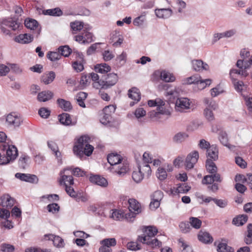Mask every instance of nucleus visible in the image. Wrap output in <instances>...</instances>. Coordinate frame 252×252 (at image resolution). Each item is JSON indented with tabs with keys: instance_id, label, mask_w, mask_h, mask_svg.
I'll return each instance as SVG.
<instances>
[{
	"instance_id": "obj_25",
	"label": "nucleus",
	"mask_w": 252,
	"mask_h": 252,
	"mask_svg": "<svg viewBox=\"0 0 252 252\" xmlns=\"http://www.w3.org/2000/svg\"><path fill=\"white\" fill-rule=\"evenodd\" d=\"M94 70L96 72L107 74L106 73L110 71L111 67L105 63L97 64L94 66Z\"/></svg>"
},
{
	"instance_id": "obj_30",
	"label": "nucleus",
	"mask_w": 252,
	"mask_h": 252,
	"mask_svg": "<svg viewBox=\"0 0 252 252\" xmlns=\"http://www.w3.org/2000/svg\"><path fill=\"white\" fill-rule=\"evenodd\" d=\"M138 171H134L132 174L133 180L137 183H140L144 178V173L142 171V166L138 164Z\"/></svg>"
},
{
	"instance_id": "obj_62",
	"label": "nucleus",
	"mask_w": 252,
	"mask_h": 252,
	"mask_svg": "<svg viewBox=\"0 0 252 252\" xmlns=\"http://www.w3.org/2000/svg\"><path fill=\"white\" fill-rule=\"evenodd\" d=\"M14 250V246L9 244L3 243L0 245V251L2 252H12Z\"/></svg>"
},
{
	"instance_id": "obj_45",
	"label": "nucleus",
	"mask_w": 252,
	"mask_h": 252,
	"mask_svg": "<svg viewBox=\"0 0 252 252\" xmlns=\"http://www.w3.org/2000/svg\"><path fill=\"white\" fill-rule=\"evenodd\" d=\"M189 222L190 225L195 229L200 228L202 224L201 220L197 218L193 217L189 218Z\"/></svg>"
},
{
	"instance_id": "obj_42",
	"label": "nucleus",
	"mask_w": 252,
	"mask_h": 252,
	"mask_svg": "<svg viewBox=\"0 0 252 252\" xmlns=\"http://www.w3.org/2000/svg\"><path fill=\"white\" fill-rule=\"evenodd\" d=\"M38 25L37 21L34 19L28 18L25 21V26L28 29L34 30L38 27Z\"/></svg>"
},
{
	"instance_id": "obj_64",
	"label": "nucleus",
	"mask_w": 252,
	"mask_h": 252,
	"mask_svg": "<svg viewBox=\"0 0 252 252\" xmlns=\"http://www.w3.org/2000/svg\"><path fill=\"white\" fill-rule=\"evenodd\" d=\"M137 213L133 212L132 211H129L128 209V212H124V218L127 221L132 222L134 220V218L137 215Z\"/></svg>"
},
{
	"instance_id": "obj_14",
	"label": "nucleus",
	"mask_w": 252,
	"mask_h": 252,
	"mask_svg": "<svg viewBox=\"0 0 252 252\" xmlns=\"http://www.w3.org/2000/svg\"><path fill=\"white\" fill-rule=\"evenodd\" d=\"M0 204L2 207H5L8 209H10L14 204L15 200L9 194H4L0 197Z\"/></svg>"
},
{
	"instance_id": "obj_28",
	"label": "nucleus",
	"mask_w": 252,
	"mask_h": 252,
	"mask_svg": "<svg viewBox=\"0 0 252 252\" xmlns=\"http://www.w3.org/2000/svg\"><path fill=\"white\" fill-rule=\"evenodd\" d=\"M128 96L137 102L141 99V94L139 89L136 87H132L128 91Z\"/></svg>"
},
{
	"instance_id": "obj_51",
	"label": "nucleus",
	"mask_w": 252,
	"mask_h": 252,
	"mask_svg": "<svg viewBox=\"0 0 252 252\" xmlns=\"http://www.w3.org/2000/svg\"><path fill=\"white\" fill-rule=\"evenodd\" d=\"M47 57L51 61L55 62L59 60L61 58V55L58 52L49 51L47 53Z\"/></svg>"
},
{
	"instance_id": "obj_36",
	"label": "nucleus",
	"mask_w": 252,
	"mask_h": 252,
	"mask_svg": "<svg viewBox=\"0 0 252 252\" xmlns=\"http://www.w3.org/2000/svg\"><path fill=\"white\" fill-rule=\"evenodd\" d=\"M30 157L26 155L23 154L20 157L18 160V166L21 169H26L28 166V161L30 160Z\"/></svg>"
},
{
	"instance_id": "obj_54",
	"label": "nucleus",
	"mask_w": 252,
	"mask_h": 252,
	"mask_svg": "<svg viewBox=\"0 0 252 252\" xmlns=\"http://www.w3.org/2000/svg\"><path fill=\"white\" fill-rule=\"evenodd\" d=\"M86 63L84 61H76L72 63V67L77 72H81L84 69L83 64Z\"/></svg>"
},
{
	"instance_id": "obj_53",
	"label": "nucleus",
	"mask_w": 252,
	"mask_h": 252,
	"mask_svg": "<svg viewBox=\"0 0 252 252\" xmlns=\"http://www.w3.org/2000/svg\"><path fill=\"white\" fill-rule=\"evenodd\" d=\"M66 182H68L70 185H73L74 184L73 177L71 175H63L60 180V183L61 185L63 184L64 186V183Z\"/></svg>"
},
{
	"instance_id": "obj_52",
	"label": "nucleus",
	"mask_w": 252,
	"mask_h": 252,
	"mask_svg": "<svg viewBox=\"0 0 252 252\" xmlns=\"http://www.w3.org/2000/svg\"><path fill=\"white\" fill-rule=\"evenodd\" d=\"M126 54L125 52L117 57L116 62H117V66L121 67L126 62Z\"/></svg>"
},
{
	"instance_id": "obj_39",
	"label": "nucleus",
	"mask_w": 252,
	"mask_h": 252,
	"mask_svg": "<svg viewBox=\"0 0 252 252\" xmlns=\"http://www.w3.org/2000/svg\"><path fill=\"white\" fill-rule=\"evenodd\" d=\"M94 147L90 144H86L85 146H84V149L82 150V154H80L79 155H76L79 158H82L84 155L87 157L90 156L94 151Z\"/></svg>"
},
{
	"instance_id": "obj_34",
	"label": "nucleus",
	"mask_w": 252,
	"mask_h": 252,
	"mask_svg": "<svg viewBox=\"0 0 252 252\" xmlns=\"http://www.w3.org/2000/svg\"><path fill=\"white\" fill-rule=\"evenodd\" d=\"M56 74L55 72L51 71L48 73L43 75L41 77V81L46 85L52 83L55 79Z\"/></svg>"
},
{
	"instance_id": "obj_21",
	"label": "nucleus",
	"mask_w": 252,
	"mask_h": 252,
	"mask_svg": "<svg viewBox=\"0 0 252 252\" xmlns=\"http://www.w3.org/2000/svg\"><path fill=\"white\" fill-rule=\"evenodd\" d=\"M144 229V234L138 237H154L158 232L157 228L154 226H145Z\"/></svg>"
},
{
	"instance_id": "obj_41",
	"label": "nucleus",
	"mask_w": 252,
	"mask_h": 252,
	"mask_svg": "<svg viewBox=\"0 0 252 252\" xmlns=\"http://www.w3.org/2000/svg\"><path fill=\"white\" fill-rule=\"evenodd\" d=\"M188 136V134L186 132H180L174 135L173 140L176 143H180L184 141Z\"/></svg>"
},
{
	"instance_id": "obj_18",
	"label": "nucleus",
	"mask_w": 252,
	"mask_h": 252,
	"mask_svg": "<svg viewBox=\"0 0 252 252\" xmlns=\"http://www.w3.org/2000/svg\"><path fill=\"white\" fill-rule=\"evenodd\" d=\"M156 15L159 18L167 19L172 14V10L170 8L156 9Z\"/></svg>"
},
{
	"instance_id": "obj_15",
	"label": "nucleus",
	"mask_w": 252,
	"mask_h": 252,
	"mask_svg": "<svg viewBox=\"0 0 252 252\" xmlns=\"http://www.w3.org/2000/svg\"><path fill=\"white\" fill-rule=\"evenodd\" d=\"M191 63L193 69L196 71L207 70L209 69V65L201 60H192Z\"/></svg>"
},
{
	"instance_id": "obj_35",
	"label": "nucleus",
	"mask_w": 252,
	"mask_h": 252,
	"mask_svg": "<svg viewBox=\"0 0 252 252\" xmlns=\"http://www.w3.org/2000/svg\"><path fill=\"white\" fill-rule=\"evenodd\" d=\"M206 168L207 171L212 174L217 172L218 168L213 160L211 159H207L206 161Z\"/></svg>"
},
{
	"instance_id": "obj_44",
	"label": "nucleus",
	"mask_w": 252,
	"mask_h": 252,
	"mask_svg": "<svg viewBox=\"0 0 252 252\" xmlns=\"http://www.w3.org/2000/svg\"><path fill=\"white\" fill-rule=\"evenodd\" d=\"M244 63L243 60H238L236 63V65L239 69H242V71H241V76L246 77L249 75V73L247 71L248 68H245V64Z\"/></svg>"
},
{
	"instance_id": "obj_23",
	"label": "nucleus",
	"mask_w": 252,
	"mask_h": 252,
	"mask_svg": "<svg viewBox=\"0 0 252 252\" xmlns=\"http://www.w3.org/2000/svg\"><path fill=\"white\" fill-rule=\"evenodd\" d=\"M57 103L59 107L64 111H70L72 109V106L69 101L63 98H58Z\"/></svg>"
},
{
	"instance_id": "obj_56",
	"label": "nucleus",
	"mask_w": 252,
	"mask_h": 252,
	"mask_svg": "<svg viewBox=\"0 0 252 252\" xmlns=\"http://www.w3.org/2000/svg\"><path fill=\"white\" fill-rule=\"evenodd\" d=\"M70 26L71 29L74 31H81L84 28V23L83 22L75 21L71 22Z\"/></svg>"
},
{
	"instance_id": "obj_47",
	"label": "nucleus",
	"mask_w": 252,
	"mask_h": 252,
	"mask_svg": "<svg viewBox=\"0 0 252 252\" xmlns=\"http://www.w3.org/2000/svg\"><path fill=\"white\" fill-rule=\"evenodd\" d=\"M180 231L183 233H189L191 228L189 221H182L179 225Z\"/></svg>"
},
{
	"instance_id": "obj_61",
	"label": "nucleus",
	"mask_w": 252,
	"mask_h": 252,
	"mask_svg": "<svg viewBox=\"0 0 252 252\" xmlns=\"http://www.w3.org/2000/svg\"><path fill=\"white\" fill-rule=\"evenodd\" d=\"M111 217L115 220H120L124 218V212L120 210H115L112 213Z\"/></svg>"
},
{
	"instance_id": "obj_24",
	"label": "nucleus",
	"mask_w": 252,
	"mask_h": 252,
	"mask_svg": "<svg viewBox=\"0 0 252 252\" xmlns=\"http://www.w3.org/2000/svg\"><path fill=\"white\" fill-rule=\"evenodd\" d=\"M248 220L247 215H239L233 219L232 223L237 226L243 225Z\"/></svg>"
},
{
	"instance_id": "obj_43",
	"label": "nucleus",
	"mask_w": 252,
	"mask_h": 252,
	"mask_svg": "<svg viewBox=\"0 0 252 252\" xmlns=\"http://www.w3.org/2000/svg\"><path fill=\"white\" fill-rule=\"evenodd\" d=\"M112 117L109 114L103 113V116L100 119V122L103 125L111 126L112 125Z\"/></svg>"
},
{
	"instance_id": "obj_40",
	"label": "nucleus",
	"mask_w": 252,
	"mask_h": 252,
	"mask_svg": "<svg viewBox=\"0 0 252 252\" xmlns=\"http://www.w3.org/2000/svg\"><path fill=\"white\" fill-rule=\"evenodd\" d=\"M190 189V187L186 185V183H181L178 184L177 188H174L176 193H187Z\"/></svg>"
},
{
	"instance_id": "obj_59",
	"label": "nucleus",
	"mask_w": 252,
	"mask_h": 252,
	"mask_svg": "<svg viewBox=\"0 0 252 252\" xmlns=\"http://www.w3.org/2000/svg\"><path fill=\"white\" fill-rule=\"evenodd\" d=\"M219 138L222 145L225 146H228V139L227 134L225 131H221L219 133Z\"/></svg>"
},
{
	"instance_id": "obj_1",
	"label": "nucleus",
	"mask_w": 252,
	"mask_h": 252,
	"mask_svg": "<svg viewBox=\"0 0 252 252\" xmlns=\"http://www.w3.org/2000/svg\"><path fill=\"white\" fill-rule=\"evenodd\" d=\"M107 160L111 165L117 166L115 172L120 175H124L128 170L126 161H123L122 157L117 153H111L107 156Z\"/></svg>"
},
{
	"instance_id": "obj_22",
	"label": "nucleus",
	"mask_w": 252,
	"mask_h": 252,
	"mask_svg": "<svg viewBox=\"0 0 252 252\" xmlns=\"http://www.w3.org/2000/svg\"><path fill=\"white\" fill-rule=\"evenodd\" d=\"M45 237H48V239L52 240L54 245L57 247L63 246V240L59 236H55L53 234L45 235Z\"/></svg>"
},
{
	"instance_id": "obj_58",
	"label": "nucleus",
	"mask_w": 252,
	"mask_h": 252,
	"mask_svg": "<svg viewBox=\"0 0 252 252\" xmlns=\"http://www.w3.org/2000/svg\"><path fill=\"white\" fill-rule=\"evenodd\" d=\"M47 209L50 213L55 214L60 211V207L58 203H53L47 206Z\"/></svg>"
},
{
	"instance_id": "obj_37",
	"label": "nucleus",
	"mask_w": 252,
	"mask_h": 252,
	"mask_svg": "<svg viewBox=\"0 0 252 252\" xmlns=\"http://www.w3.org/2000/svg\"><path fill=\"white\" fill-rule=\"evenodd\" d=\"M58 50L61 56L64 57H68L73 52V50L68 45L61 46L58 48Z\"/></svg>"
},
{
	"instance_id": "obj_20",
	"label": "nucleus",
	"mask_w": 252,
	"mask_h": 252,
	"mask_svg": "<svg viewBox=\"0 0 252 252\" xmlns=\"http://www.w3.org/2000/svg\"><path fill=\"white\" fill-rule=\"evenodd\" d=\"M198 240L204 244H211L213 241L212 236L207 232L200 231L198 234Z\"/></svg>"
},
{
	"instance_id": "obj_19",
	"label": "nucleus",
	"mask_w": 252,
	"mask_h": 252,
	"mask_svg": "<svg viewBox=\"0 0 252 252\" xmlns=\"http://www.w3.org/2000/svg\"><path fill=\"white\" fill-rule=\"evenodd\" d=\"M33 37L31 34H20L15 38V41L22 44H27L32 41Z\"/></svg>"
},
{
	"instance_id": "obj_31",
	"label": "nucleus",
	"mask_w": 252,
	"mask_h": 252,
	"mask_svg": "<svg viewBox=\"0 0 252 252\" xmlns=\"http://www.w3.org/2000/svg\"><path fill=\"white\" fill-rule=\"evenodd\" d=\"M43 14L52 16L60 17L63 14L62 10L59 7L44 10L42 11Z\"/></svg>"
},
{
	"instance_id": "obj_8",
	"label": "nucleus",
	"mask_w": 252,
	"mask_h": 252,
	"mask_svg": "<svg viewBox=\"0 0 252 252\" xmlns=\"http://www.w3.org/2000/svg\"><path fill=\"white\" fill-rule=\"evenodd\" d=\"M6 122L9 126H13L14 127H19L23 122V119L17 115L9 113L6 117Z\"/></svg>"
},
{
	"instance_id": "obj_46",
	"label": "nucleus",
	"mask_w": 252,
	"mask_h": 252,
	"mask_svg": "<svg viewBox=\"0 0 252 252\" xmlns=\"http://www.w3.org/2000/svg\"><path fill=\"white\" fill-rule=\"evenodd\" d=\"M83 32L82 33L83 34H84V40L81 43L86 44H89L94 41L93 39V34L92 33L89 32L88 31H86V30H83Z\"/></svg>"
},
{
	"instance_id": "obj_63",
	"label": "nucleus",
	"mask_w": 252,
	"mask_h": 252,
	"mask_svg": "<svg viewBox=\"0 0 252 252\" xmlns=\"http://www.w3.org/2000/svg\"><path fill=\"white\" fill-rule=\"evenodd\" d=\"M51 111L47 108L42 107L39 109L38 114L44 119H47L50 115Z\"/></svg>"
},
{
	"instance_id": "obj_57",
	"label": "nucleus",
	"mask_w": 252,
	"mask_h": 252,
	"mask_svg": "<svg viewBox=\"0 0 252 252\" xmlns=\"http://www.w3.org/2000/svg\"><path fill=\"white\" fill-rule=\"evenodd\" d=\"M157 178L160 181L164 180L167 177V173L163 167H159L156 173Z\"/></svg>"
},
{
	"instance_id": "obj_9",
	"label": "nucleus",
	"mask_w": 252,
	"mask_h": 252,
	"mask_svg": "<svg viewBox=\"0 0 252 252\" xmlns=\"http://www.w3.org/2000/svg\"><path fill=\"white\" fill-rule=\"evenodd\" d=\"M137 241L143 244H146L152 248H155V247H159L161 246V242L155 237L151 238L147 237H138Z\"/></svg>"
},
{
	"instance_id": "obj_50",
	"label": "nucleus",
	"mask_w": 252,
	"mask_h": 252,
	"mask_svg": "<svg viewBox=\"0 0 252 252\" xmlns=\"http://www.w3.org/2000/svg\"><path fill=\"white\" fill-rule=\"evenodd\" d=\"M200 78V76L196 74L191 76L187 78L184 81L183 84H197L199 79Z\"/></svg>"
},
{
	"instance_id": "obj_16",
	"label": "nucleus",
	"mask_w": 252,
	"mask_h": 252,
	"mask_svg": "<svg viewBox=\"0 0 252 252\" xmlns=\"http://www.w3.org/2000/svg\"><path fill=\"white\" fill-rule=\"evenodd\" d=\"M58 120L60 123L63 126H69L74 125L72 123L70 115L66 113H63L58 115Z\"/></svg>"
},
{
	"instance_id": "obj_7",
	"label": "nucleus",
	"mask_w": 252,
	"mask_h": 252,
	"mask_svg": "<svg viewBox=\"0 0 252 252\" xmlns=\"http://www.w3.org/2000/svg\"><path fill=\"white\" fill-rule=\"evenodd\" d=\"M199 158L198 152L196 151L189 153L187 157L185 160V165L186 169H190L193 168L194 165L197 162Z\"/></svg>"
},
{
	"instance_id": "obj_60",
	"label": "nucleus",
	"mask_w": 252,
	"mask_h": 252,
	"mask_svg": "<svg viewBox=\"0 0 252 252\" xmlns=\"http://www.w3.org/2000/svg\"><path fill=\"white\" fill-rule=\"evenodd\" d=\"M101 244H104L105 246H107L109 248L114 247L116 245V240L114 238H105L101 241Z\"/></svg>"
},
{
	"instance_id": "obj_32",
	"label": "nucleus",
	"mask_w": 252,
	"mask_h": 252,
	"mask_svg": "<svg viewBox=\"0 0 252 252\" xmlns=\"http://www.w3.org/2000/svg\"><path fill=\"white\" fill-rule=\"evenodd\" d=\"M88 94L83 92L78 93L75 96L78 104L82 108H85L86 105L84 100L87 98Z\"/></svg>"
},
{
	"instance_id": "obj_13",
	"label": "nucleus",
	"mask_w": 252,
	"mask_h": 252,
	"mask_svg": "<svg viewBox=\"0 0 252 252\" xmlns=\"http://www.w3.org/2000/svg\"><path fill=\"white\" fill-rule=\"evenodd\" d=\"M86 144H88L86 137L81 136L78 139V144L74 146L73 150L76 155H79L82 154V150Z\"/></svg>"
},
{
	"instance_id": "obj_6",
	"label": "nucleus",
	"mask_w": 252,
	"mask_h": 252,
	"mask_svg": "<svg viewBox=\"0 0 252 252\" xmlns=\"http://www.w3.org/2000/svg\"><path fill=\"white\" fill-rule=\"evenodd\" d=\"M153 76L155 79H158L159 77L161 80L165 82H171L175 80V77L173 74H170L165 70H162L161 71L157 70L154 72Z\"/></svg>"
},
{
	"instance_id": "obj_12",
	"label": "nucleus",
	"mask_w": 252,
	"mask_h": 252,
	"mask_svg": "<svg viewBox=\"0 0 252 252\" xmlns=\"http://www.w3.org/2000/svg\"><path fill=\"white\" fill-rule=\"evenodd\" d=\"M222 181V178L220 175L216 172V173L205 176L202 180V183L204 185H209L215 182L221 183Z\"/></svg>"
},
{
	"instance_id": "obj_3",
	"label": "nucleus",
	"mask_w": 252,
	"mask_h": 252,
	"mask_svg": "<svg viewBox=\"0 0 252 252\" xmlns=\"http://www.w3.org/2000/svg\"><path fill=\"white\" fill-rule=\"evenodd\" d=\"M118 81V76L114 73L102 75L98 81L101 89L107 90L114 86Z\"/></svg>"
},
{
	"instance_id": "obj_27",
	"label": "nucleus",
	"mask_w": 252,
	"mask_h": 252,
	"mask_svg": "<svg viewBox=\"0 0 252 252\" xmlns=\"http://www.w3.org/2000/svg\"><path fill=\"white\" fill-rule=\"evenodd\" d=\"M53 96V93L50 91H45L39 93L37 99L40 102H46L51 99Z\"/></svg>"
},
{
	"instance_id": "obj_4",
	"label": "nucleus",
	"mask_w": 252,
	"mask_h": 252,
	"mask_svg": "<svg viewBox=\"0 0 252 252\" xmlns=\"http://www.w3.org/2000/svg\"><path fill=\"white\" fill-rule=\"evenodd\" d=\"M2 150L6 151V154L3 153L2 157L4 161L2 162L5 165L14 161L18 155V150L15 145H4Z\"/></svg>"
},
{
	"instance_id": "obj_17",
	"label": "nucleus",
	"mask_w": 252,
	"mask_h": 252,
	"mask_svg": "<svg viewBox=\"0 0 252 252\" xmlns=\"http://www.w3.org/2000/svg\"><path fill=\"white\" fill-rule=\"evenodd\" d=\"M217 251L218 252H234V250L232 247L227 245V240L222 239L217 246Z\"/></svg>"
},
{
	"instance_id": "obj_38",
	"label": "nucleus",
	"mask_w": 252,
	"mask_h": 252,
	"mask_svg": "<svg viewBox=\"0 0 252 252\" xmlns=\"http://www.w3.org/2000/svg\"><path fill=\"white\" fill-rule=\"evenodd\" d=\"M160 115H165L167 116H170L171 115L170 111H153L150 112V117L151 119H154L155 121H158L160 118Z\"/></svg>"
},
{
	"instance_id": "obj_2",
	"label": "nucleus",
	"mask_w": 252,
	"mask_h": 252,
	"mask_svg": "<svg viewBox=\"0 0 252 252\" xmlns=\"http://www.w3.org/2000/svg\"><path fill=\"white\" fill-rule=\"evenodd\" d=\"M20 25V23L14 18L8 17L3 19L0 22V29L6 35H11L10 29L15 31Z\"/></svg>"
},
{
	"instance_id": "obj_55",
	"label": "nucleus",
	"mask_w": 252,
	"mask_h": 252,
	"mask_svg": "<svg viewBox=\"0 0 252 252\" xmlns=\"http://www.w3.org/2000/svg\"><path fill=\"white\" fill-rule=\"evenodd\" d=\"M212 80L210 79H201V78H199L198 80V82L197 85H198V88L200 90H203L207 86H209L211 84Z\"/></svg>"
},
{
	"instance_id": "obj_33",
	"label": "nucleus",
	"mask_w": 252,
	"mask_h": 252,
	"mask_svg": "<svg viewBox=\"0 0 252 252\" xmlns=\"http://www.w3.org/2000/svg\"><path fill=\"white\" fill-rule=\"evenodd\" d=\"M247 233L244 238V241L248 245L252 244V223H249L247 227Z\"/></svg>"
},
{
	"instance_id": "obj_10",
	"label": "nucleus",
	"mask_w": 252,
	"mask_h": 252,
	"mask_svg": "<svg viewBox=\"0 0 252 252\" xmlns=\"http://www.w3.org/2000/svg\"><path fill=\"white\" fill-rule=\"evenodd\" d=\"M15 178L19 179L22 181L29 182L30 183H37L38 179L35 175L17 173L15 175Z\"/></svg>"
},
{
	"instance_id": "obj_48",
	"label": "nucleus",
	"mask_w": 252,
	"mask_h": 252,
	"mask_svg": "<svg viewBox=\"0 0 252 252\" xmlns=\"http://www.w3.org/2000/svg\"><path fill=\"white\" fill-rule=\"evenodd\" d=\"M88 210L98 216H102L103 214V211L102 208L99 206L97 207L95 205H90L88 207Z\"/></svg>"
},
{
	"instance_id": "obj_5",
	"label": "nucleus",
	"mask_w": 252,
	"mask_h": 252,
	"mask_svg": "<svg viewBox=\"0 0 252 252\" xmlns=\"http://www.w3.org/2000/svg\"><path fill=\"white\" fill-rule=\"evenodd\" d=\"M170 96V101L172 103H174L175 105V108L176 110L181 111L184 109H189L190 105L189 100L188 98L186 97H180L177 98L175 101H171V97H174V94L176 93H174L172 91H170L167 93Z\"/></svg>"
},
{
	"instance_id": "obj_11",
	"label": "nucleus",
	"mask_w": 252,
	"mask_h": 252,
	"mask_svg": "<svg viewBox=\"0 0 252 252\" xmlns=\"http://www.w3.org/2000/svg\"><path fill=\"white\" fill-rule=\"evenodd\" d=\"M89 181L93 184L103 188H105L108 186L107 180L99 175L91 174Z\"/></svg>"
},
{
	"instance_id": "obj_26",
	"label": "nucleus",
	"mask_w": 252,
	"mask_h": 252,
	"mask_svg": "<svg viewBox=\"0 0 252 252\" xmlns=\"http://www.w3.org/2000/svg\"><path fill=\"white\" fill-rule=\"evenodd\" d=\"M207 157L209 158L208 159H211L212 160H216L218 158V150L217 147L214 145L211 146L207 150Z\"/></svg>"
},
{
	"instance_id": "obj_49",
	"label": "nucleus",
	"mask_w": 252,
	"mask_h": 252,
	"mask_svg": "<svg viewBox=\"0 0 252 252\" xmlns=\"http://www.w3.org/2000/svg\"><path fill=\"white\" fill-rule=\"evenodd\" d=\"M232 81L235 90L238 92H242L243 87L245 86L242 81H238L234 78H232Z\"/></svg>"
},
{
	"instance_id": "obj_29",
	"label": "nucleus",
	"mask_w": 252,
	"mask_h": 252,
	"mask_svg": "<svg viewBox=\"0 0 252 252\" xmlns=\"http://www.w3.org/2000/svg\"><path fill=\"white\" fill-rule=\"evenodd\" d=\"M128 209L129 211H133L136 212L137 214L141 212V208L140 203L135 199H129L128 201Z\"/></svg>"
}]
</instances>
